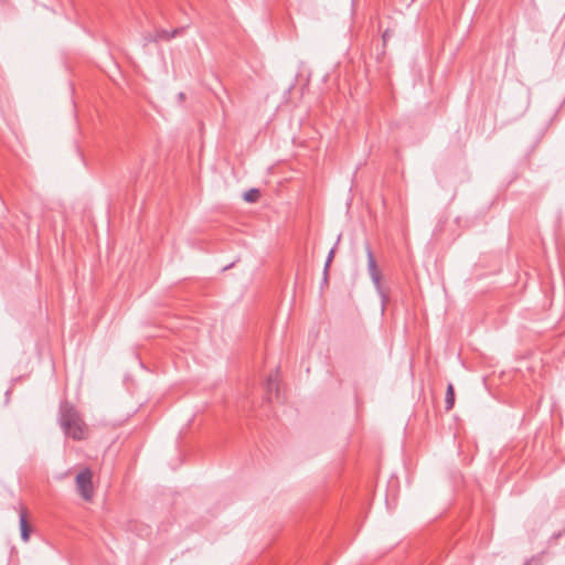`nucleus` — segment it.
<instances>
[{"mask_svg":"<svg viewBox=\"0 0 565 565\" xmlns=\"http://www.w3.org/2000/svg\"><path fill=\"white\" fill-rule=\"evenodd\" d=\"M19 523H20V535H21V540L23 542H28L29 539H30V534H31V526L28 524V521L25 519V515L24 514H21L20 515V520H19Z\"/></svg>","mask_w":565,"mask_h":565,"instance_id":"nucleus-6","label":"nucleus"},{"mask_svg":"<svg viewBox=\"0 0 565 565\" xmlns=\"http://www.w3.org/2000/svg\"><path fill=\"white\" fill-rule=\"evenodd\" d=\"M185 26L174 28L171 31L166 29H159L156 31L153 41H170L181 34H183Z\"/></svg>","mask_w":565,"mask_h":565,"instance_id":"nucleus-4","label":"nucleus"},{"mask_svg":"<svg viewBox=\"0 0 565 565\" xmlns=\"http://www.w3.org/2000/svg\"><path fill=\"white\" fill-rule=\"evenodd\" d=\"M184 98H185V95H184V93H183V92L178 93V102H179V103L183 102V100H184Z\"/></svg>","mask_w":565,"mask_h":565,"instance_id":"nucleus-11","label":"nucleus"},{"mask_svg":"<svg viewBox=\"0 0 565 565\" xmlns=\"http://www.w3.org/2000/svg\"><path fill=\"white\" fill-rule=\"evenodd\" d=\"M341 239V235L338 236L334 245L332 246V248L329 250L328 255H327V259H326V263H324V267L323 268H327L329 269L333 259H334V255H335V250H337V247H338V244Z\"/></svg>","mask_w":565,"mask_h":565,"instance_id":"nucleus-9","label":"nucleus"},{"mask_svg":"<svg viewBox=\"0 0 565 565\" xmlns=\"http://www.w3.org/2000/svg\"><path fill=\"white\" fill-rule=\"evenodd\" d=\"M455 401H456V395H455V387L451 383H449L447 385V388H446V396H445V408L446 411H450L454 405H455Z\"/></svg>","mask_w":565,"mask_h":565,"instance_id":"nucleus-7","label":"nucleus"},{"mask_svg":"<svg viewBox=\"0 0 565 565\" xmlns=\"http://www.w3.org/2000/svg\"><path fill=\"white\" fill-rule=\"evenodd\" d=\"M260 196V191L257 188H250L243 193V200L247 203H255Z\"/></svg>","mask_w":565,"mask_h":565,"instance_id":"nucleus-8","label":"nucleus"},{"mask_svg":"<svg viewBox=\"0 0 565 565\" xmlns=\"http://www.w3.org/2000/svg\"><path fill=\"white\" fill-rule=\"evenodd\" d=\"M76 489L79 495L89 501L93 498V475L90 469H82L75 477Z\"/></svg>","mask_w":565,"mask_h":565,"instance_id":"nucleus-3","label":"nucleus"},{"mask_svg":"<svg viewBox=\"0 0 565 565\" xmlns=\"http://www.w3.org/2000/svg\"><path fill=\"white\" fill-rule=\"evenodd\" d=\"M561 535H562V532H558V533L553 534L551 539L556 540V539L561 537Z\"/></svg>","mask_w":565,"mask_h":565,"instance_id":"nucleus-12","label":"nucleus"},{"mask_svg":"<svg viewBox=\"0 0 565 565\" xmlns=\"http://www.w3.org/2000/svg\"><path fill=\"white\" fill-rule=\"evenodd\" d=\"M328 281H329V269L323 268L321 288H323V286H326L328 284Z\"/></svg>","mask_w":565,"mask_h":565,"instance_id":"nucleus-10","label":"nucleus"},{"mask_svg":"<svg viewBox=\"0 0 565 565\" xmlns=\"http://www.w3.org/2000/svg\"><path fill=\"white\" fill-rule=\"evenodd\" d=\"M233 265H234V264L232 263V264H230L228 266L223 267V269H222V270L224 271V270H226V269L231 268Z\"/></svg>","mask_w":565,"mask_h":565,"instance_id":"nucleus-14","label":"nucleus"},{"mask_svg":"<svg viewBox=\"0 0 565 565\" xmlns=\"http://www.w3.org/2000/svg\"><path fill=\"white\" fill-rule=\"evenodd\" d=\"M153 39H154V36L153 38L152 36H146V41H148V42H154Z\"/></svg>","mask_w":565,"mask_h":565,"instance_id":"nucleus-13","label":"nucleus"},{"mask_svg":"<svg viewBox=\"0 0 565 565\" xmlns=\"http://www.w3.org/2000/svg\"><path fill=\"white\" fill-rule=\"evenodd\" d=\"M265 391H266L268 401H271L273 396H275L277 399L279 398V385L277 383L276 377L269 376L266 380Z\"/></svg>","mask_w":565,"mask_h":565,"instance_id":"nucleus-5","label":"nucleus"},{"mask_svg":"<svg viewBox=\"0 0 565 565\" xmlns=\"http://www.w3.org/2000/svg\"><path fill=\"white\" fill-rule=\"evenodd\" d=\"M365 253H366V257H367V270H369L371 280L382 300V310H384V306H385V302L387 301V297L382 289V285H381L382 275L377 267L373 250L367 242L365 243Z\"/></svg>","mask_w":565,"mask_h":565,"instance_id":"nucleus-2","label":"nucleus"},{"mask_svg":"<svg viewBox=\"0 0 565 565\" xmlns=\"http://www.w3.org/2000/svg\"><path fill=\"white\" fill-rule=\"evenodd\" d=\"M60 424L66 436L75 440L83 439V428L76 409L67 403L60 407Z\"/></svg>","mask_w":565,"mask_h":565,"instance_id":"nucleus-1","label":"nucleus"}]
</instances>
